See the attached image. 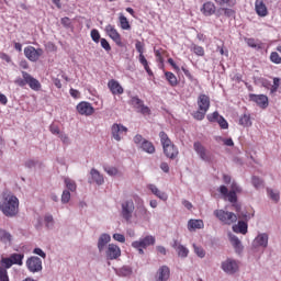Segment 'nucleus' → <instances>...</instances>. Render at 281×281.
I'll return each mask as SVG.
<instances>
[{
	"label": "nucleus",
	"instance_id": "nucleus-1",
	"mask_svg": "<svg viewBox=\"0 0 281 281\" xmlns=\"http://www.w3.org/2000/svg\"><path fill=\"white\" fill-rule=\"evenodd\" d=\"M0 210L4 216L12 218L19 214V198L8 194L0 202Z\"/></svg>",
	"mask_w": 281,
	"mask_h": 281
},
{
	"label": "nucleus",
	"instance_id": "nucleus-2",
	"mask_svg": "<svg viewBox=\"0 0 281 281\" xmlns=\"http://www.w3.org/2000/svg\"><path fill=\"white\" fill-rule=\"evenodd\" d=\"M21 74L22 78L18 77L14 80V85L21 88L27 85L30 89H32V91H41L43 86L41 85V81H38V79L34 78L30 72L24 70Z\"/></svg>",
	"mask_w": 281,
	"mask_h": 281
},
{
	"label": "nucleus",
	"instance_id": "nucleus-3",
	"mask_svg": "<svg viewBox=\"0 0 281 281\" xmlns=\"http://www.w3.org/2000/svg\"><path fill=\"white\" fill-rule=\"evenodd\" d=\"M155 243H156L155 236L147 235L144 238L133 241L132 247L134 249H137L140 256H144V249H148V247L155 245Z\"/></svg>",
	"mask_w": 281,
	"mask_h": 281
},
{
	"label": "nucleus",
	"instance_id": "nucleus-4",
	"mask_svg": "<svg viewBox=\"0 0 281 281\" xmlns=\"http://www.w3.org/2000/svg\"><path fill=\"white\" fill-rule=\"evenodd\" d=\"M214 216L224 225H234L238 221V216L235 213L225 210H215Z\"/></svg>",
	"mask_w": 281,
	"mask_h": 281
},
{
	"label": "nucleus",
	"instance_id": "nucleus-5",
	"mask_svg": "<svg viewBox=\"0 0 281 281\" xmlns=\"http://www.w3.org/2000/svg\"><path fill=\"white\" fill-rule=\"evenodd\" d=\"M23 258L24 256L21 254H12L10 257H2L0 267H3V269L8 271L13 265H23Z\"/></svg>",
	"mask_w": 281,
	"mask_h": 281
},
{
	"label": "nucleus",
	"instance_id": "nucleus-6",
	"mask_svg": "<svg viewBox=\"0 0 281 281\" xmlns=\"http://www.w3.org/2000/svg\"><path fill=\"white\" fill-rule=\"evenodd\" d=\"M134 212L135 203L133 200H126L121 204V216L124 218V221H126V223H131Z\"/></svg>",
	"mask_w": 281,
	"mask_h": 281
},
{
	"label": "nucleus",
	"instance_id": "nucleus-7",
	"mask_svg": "<svg viewBox=\"0 0 281 281\" xmlns=\"http://www.w3.org/2000/svg\"><path fill=\"white\" fill-rule=\"evenodd\" d=\"M134 201L137 204L136 209V217L142 221H150V212L144 205V200L139 198V195H134Z\"/></svg>",
	"mask_w": 281,
	"mask_h": 281
},
{
	"label": "nucleus",
	"instance_id": "nucleus-8",
	"mask_svg": "<svg viewBox=\"0 0 281 281\" xmlns=\"http://www.w3.org/2000/svg\"><path fill=\"white\" fill-rule=\"evenodd\" d=\"M130 104L134 106L138 113H142V115H150L153 113L150 108L144 104V100L139 99L138 97H132Z\"/></svg>",
	"mask_w": 281,
	"mask_h": 281
},
{
	"label": "nucleus",
	"instance_id": "nucleus-9",
	"mask_svg": "<svg viewBox=\"0 0 281 281\" xmlns=\"http://www.w3.org/2000/svg\"><path fill=\"white\" fill-rule=\"evenodd\" d=\"M24 56L31 63H36L38 60V58H41L43 56V49L35 48L34 46H26L24 48Z\"/></svg>",
	"mask_w": 281,
	"mask_h": 281
},
{
	"label": "nucleus",
	"instance_id": "nucleus-10",
	"mask_svg": "<svg viewBox=\"0 0 281 281\" xmlns=\"http://www.w3.org/2000/svg\"><path fill=\"white\" fill-rule=\"evenodd\" d=\"M111 133L115 142H122V138L124 137V135L128 133V128L122 124L114 123L111 127Z\"/></svg>",
	"mask_w": 281,
	"mask_h": 281
},
{
	"label": "nucleus",
	"instance_id": "nucleus-11",
	"mask_svg": "<svg viewBox=\"0 0 281 281\" xmlns=\"http://www.w3.org/2000/svg\"><path fill=\"white\" fill-rule=\"evenodd\" d=\"M105 34L113 40V42L115 43V45H117V47H122V35L120 34V32H117V29H115L112 24H108L105 26Z\"/></svg>",
	"mask_w": 281,
	"mask_h": 281
},
{
	"label": "nucleus",
	"instance_id": "nucleus-12",
	"mask_svg": "<svg viewBox=\"0 0 281 281\" xmlns=\"http://www.w3.org/2000/svg\"><path fill=\"white\" fill-rule=\"evenodd\" d=\"M122 256V249L115 244H109L105 248L106 260H117Z\"/></svg>",
	"mask_w": 281,
	"mask_h": 281
},
{
	"label": "nucleus",
	"instance_id": "nucleus-13",
	"mask_svg": "<svg viewBox=\"0 0 281 281\" xmlns=\"http://www.w3.org/2000/svg\"><path fill=\"white\" fill-rule=\"evenodd\" d=\"M77 113H79V115H85L86 117H89L93 115V113H95V109L93 108V105H91V103L87 101H81L77 104Z\"/></svg>",
	"mask_w": 281,
	"mask_h": 281
},
{
	"label": "nucleus",
	"instance_id": "nucleus-14",
	"mask_svg": "<svg viewBox=\"0 0 281 281\" xmlns=\"http://www.w3.org/2000/svg\"><path fill=\"white\" fill-rule=\"evenodd\" d=\"M26 267L31 273H38V271H43V260L38 257H31L26 261Z\"/></svg>",
	"mask_w": 281,
	"mask_h": 281
},
{
	"label": "nucleus",
	"instance_id": "nucleus-15",
	"mask_svg": "<svg viewBox=\"0 0 281 281\" xmlns=\"http://www.w3.org/2000/svg\"><path fill=\"white\" fill-rule=\"evenodd\" d=\"M206 120H209V122H216L220 125V128H229V123H227V120H225V117L218 114V112L207 114Z\"/></svg>",
	"mask_w": 281,
	"mask_h": 281
},
{
	"label": "nucleus",
	"instance_id": "nucleus-16",
	"mask_svg": "<svg viewBox=\"0 0 281 281\" xmlns=\"http://www.w3.org/2000/svg\"><path fill=\"white\" fill-rule=\"evenodd\" d=\"M250 102H256L260 109H267L269 106V97L265 94H249Z\"/></svg>",
	"mask_w": 281,
	"mask_h": 281
},
{
	"label": "nucleus",
	"instance_id": "nucleus-17",
	"mask_svg": "<svg viewBox=\"0 0 281 281\" xmlns=\"http://www.w3.org/2000/svg\"><path fill=\"white\" fill-rule=\"evenodd\" d=\"M193 149L199 155L202 161H210V154L207 153V149H205V146L201 144V142H195L193 144Z\"/></svg>",
	"mask_w": 281,
	"mask_h": 281
},
{
	"label": "nucleus",
	"instance_id": "nucleus-18",
	"mask_svg": "<svg viewBox=\"0 0 281 281\" xmlns=\"http://www.w3.org/2000/svg\"><path fill=\"white\" fill-rule=\"evenodd\" d=\"M108 88L110 89L112 95H122L124 93V88L120 85V81L111 79L108 81Z\"/></svg>",
	"mask_w": 281,
	"mask_h": 281
},
{
	"label": "nucleus",
	"instance_id": "nucleus-19",
	"mask_svg": "<svg viewBox=\"0 0 281 281\" xmlns=\"http://www.w3.org/2000/svg\"><path fill=\"white\" fill-rule=\"evenodd\" d=\"M200 12L204 16H213V14H216V4L212 1H206L202 4Z\"/></svg>",
	"mask_w": 281,
	"mask_h": 281
},
{
	"label": "nucleus",
	"instance_id": "nucleus-20",
	"mask_svg": "<svg viewBox=\"0 0 281 281\" xmlns=\"http://www.w3.org/2000/svg\"><path fill=\"white\" fill-rule=\"evenodd\" d=\"M222 269L225 273H236L238 271V262L233 259H227L226 261L222 262Z\"/></svg>",
	"mask_w": 281,
	"mask_h": 281
},
{
	"label": "nucleus",
	"instance_id": "nucleus-21",
	"mask_svg": "<svg viewBox=\"0 0 281 281\" xmlns=\"http://www.w3.org/2000/svg\"><path fill=\"white\" fill-rule=\"evenodd\" d=\"M269 245V235L267 233L259 234L252 241V247L267 248Z\"/></svg>",
	"mask_w": 281,
	"mask_h": 281
},
{
	"label": "nucleus",
	"instance_id": "nucleus-22",
	"mask_svg": "<svg viewBox=\"0 0 281 281\" xmlns=\"http://www.w3.org/2000/svg\"><path fill=\"white\" fill-rule=\"evenodd\" d=\"M162 149L166 157H168L169 159H177V157H179V148H177L176 145L172 143L166 145L165 147H162Z\"/></svg>",
	"mask_w": 281,
	"mask_h": 281
},
{
	"label": "nucleus",
	"instance_id": "nucleus-23",
	"mask_svg": "<svg viewBox=\"0 0 281 281\" xmlns=\"http://www.w3.org/2000/svg\"><path fill=\"white\" fill-rule=\"evenodd\" d=\"M255 11L258 14V16H267L269 14V10L267 9L265 0L255 1Z\"/></svg>",
	"mask_w": 281,
	"mask_h": 281
},
{
	"label": "nucleus",
	"instance_id": "nucleus-24",
	"mask_svg": "<svg viewBox=\"0 0 281 281\" xmlns=\"http://www.w3.org/2000/svg\"><path fill=\"white\" fill-rule=\"evenodd\" d=\"M111 243V235L109 234H101V236L98 239V250L99 254H102V251H104V249H106V245H109Z\"/></svg>",
	"mask_w": 281,
	"mask_h": 281
},
{
	"label": "nucleus",
	"instance_id": "nucleus-25",
	"mask_svg": "<svg viewBox=\"0 0 281 281\" xmlns=\"http://www.w3.org/2000/svg\"><path fill=\"white\" fill-rule=\"evenodd\" d=\"M198 109L200 111H210V97L206 94H200L198 97Z\"/></svg>",
	"mask_w": 281,
	"mask_h": 281
},
{
	"label": "nucleus",
	"instance_id": "nucleus-26",
	"mask_svg": "<svg viewBox=\"0 0 281 281\" xmlns=\"http://www.w3.org/2000/svg\"><path fill=\"white\" fill-rule=\"evenodd\" d=\"M170 278V268L168 266H161L156 274L155 281H167Z\"/></svg>",
	"mask_w": 281,
	"mask_h": 281
},
{
	"label": "nucleus",
	"instance_id": "nucleus-27",
	"mask_svg": "<svg viewBox=\"0 0 281 281\" xmlns=\"http://www.w3.org/2000/svg\"><path fill=\"white\" fill-rule=\"evenodd\" d=\"M203 227H205L203 220H189L188 222L189 232H196V229H203Z\"/></svg>",
	"mask_w": 281,
	"mask_h": 281
},
{
	"label": "nucleus",
	"instance_id": "nucleus-28",
	"mask_svg": "<svg viewBox=\"0 0 281 281\" xmlns=\"http://www.w3.org/2000/svg\"><path fill=\"white\" fill-rule=\"evenodd\" d=\"M90 175H91L92 181H94L97 186H102L104 183V176H102L100 171H98V169L92 168L90 171Z\"/></svg>",
	"mask_w": 281,
	"mask_h": 281
},
{
	"label": "nucleus",
	"instance_id": "nucleus-29",
	"mask_svg": "<svg viewBox=\"0 0 281 281\" xmlns=\"http://www.w3.org/2000/svg\"><path fill=\"white\" fill-rule=\"evenodd\" d=\"M142 150L144 153H148V155H153L155 153V145L150 140L144 139L140 145Z\"/></svg>",
	"mask_w": 281,
	"mask_h": 281
},
{
	"label": "nucleus",
	"instance_id": "nucleus-30",
	"mask_svg": "<svg viewBox=\"0 0 281 281\" xmlns=\"http://www.w3.org/2000/svg\"><path fill=\"white\" fill-rule=\"evenodd\" d=\"M270 60L274 65H281V46H277V52L270 53Z\"/></svg>",
	"mask_w": 281,
	"mask_h": 281
},
{
	"label": "nucleus",
	"instance_id": "nucleus-31",
	"mask_svg": "<svg viewBox=\"0 0 281 281\" xmlns=\"http://www.w3.org/2000/svg\"><path fill=\"white\" fill-rule=\"evenodd\" d=\"M165 78L167 82H169L170 87H177V85H179V80L177 79V76L173 72L166 71Z\"/></svg>",
	"mask_w": 281,
	"mask_h": 281
},
{
	"label": "nucleus",
	"instance_id": "nucleus-32",
	"mask_svg": "<svg viewBox=\"0 0 281 281\" xmlns=\"http://www.w3.org/2000/svg\"><path fill=\"white\" fill-rule=\"evenodd\" d=\"M236 234H247V223L239 221L237 225L233 226Z\"/></svg>",
	"mask_w": 281,
	"mask_h": 281
},
{
	"label": "nucleus",
	"instance_id": "nucleus-33",
	"mask_svg": "<svg viewBox=\"0 0 281 281\" xmlns=\"http://www.w3.org/2000/svg\"><path fill=\"white\" fill-rule=\"evenodd\" d=\"M214 2L221 8H235L237 1L236 0H214Z\"/></svg>",
	"mask_w": 281,
	"mask_h": 281
},
{
	"label": "nucleus",
	"instance_id": "nucleus-34",
	"mask_svg": "<svg viewBox=\"0 0 281 281\" xmlns=\"http://www.w3.org/2000/svg\"><path fill=\"white\" fill-rule=\"evenodd\" d=\"M0 240L4 244L12 243V235L8 231L0 228Z\"/></svg>",
	"mask_w": 281,
	"mask_h": 281
},
{
	"label": "nucleus",
	"instance_id": "nucleus-35",
	"mask_svg": "<svg viewBox=\"0 0 281 281\" xmlns=\"http://www.w3.org/2000/svg\"><path fill=\"white\" fill-rule=\"evenodd\" d=\"M159 138L162 148L172 144V140L170 139V137H168V134H166V132H160Z\"/></svg>",
	"mask_w": 281,
	"mask_h": 281
},
{
	"label": "nucleus",
	"instance_id": "nucleus-36",
	"mask_svg": "<svg viewBox=\"0 0 281 281\" xmlns=\"http://www.w3.org/2000/svg\"><path fill=\"white\" fill-rule=\"evenodd\" d=\"M246 44L252 49H262V43H258V41L252 37L246 38Z\"/></svg>",
	"mask_w": 281,
	"mask_h": 281
},
{
	"label": "nucleus",
	"instance_id": "nucleus-37",
	"mask_svg": "<svg viewBox=\"0 0 281 281\" xmlns=\"http://www.w3.org/2000/svg\"><path fill=\"white\" fill-rule=\"evenodd\" d=\"M121 30H131V23L128 22V19L124 16V14H120L119 16Z\"/></svg>",
	"mask_w": 281,
	"mask_h": 281
},
{
	"label": "nucleus",
	"instance_id": "nucleus-38",
	"mask_svg": "<svg viewBox=\"0 0 281 281\" xmlns=\"http://www.w3.org/2000/svg\"><path fill=\"white\" fill-rule=\"evenodd\" d=\"M220 12H223L224 16H227L228 19L232 16H236V10L232 9V7H228V8L221 7Z\"/></svg>",
	"mask_w": 281,
	"mask_h": 281
},
{
	"label": "nucleus",
	"instance_id": "nucleus-39",
	"mask_svg": "<svg viewBox=\"0 0 281 281\" xmlns=\"http://www.w3.org/2000/svg\"><path fill=\"white\" fill-rule=\"evenodd\" d=\"M191 52H193L195 56H205V49L203 46H199L196 44L191 45Z\"/></svg>",
	"mask_w": 281,
	"mask_h": 281
},
{
	"label": "nucleus",
	"instance_id": "nucleus-40",
	"mask_svg": "<svg viewBox=\"0 0 281 281\" xmlns=\"http://www.w3.org/2000/svg\"><path fill=\"white\" fill-rule=\"evenodd\" d=\"M140 65H143L145 71L148 74V76H153V70L150 69V66L148 65V60L146 59L145 56H140L138 59Z\"/></svg>",
	"mask_w": 281,
	"mask_h": 281
},
{
	"label": "nucleus",
	"instance_id": "nucleus-41",
	"mask_svg": "<svg viewBox=\"0 0 281 281\" xmlns=\"http://www.w3.org/2000/svg\"><path fill=\"white\" fill-rule=\"evenodd\" d=\"M64 181L67 190H69L70 192H76L77 190L76 181L71 180L70 178H65Z\"/></svg>",
	"mask_w": 281,
	"mask_h": 281
},
{
	"label": "nucleus",
	"instance_id": "nucleus-42",
	"mask_svg": "<svg viewBox=\"0 0 281 281\" xmlns=\"http://www.w3.org/2000/svg\"><path fill=\"white\" fill-rule=\"evenodd\" d=\"M177 251H178V256H180V258H188V255L190 254V250H188V248H186V246H183V245H179L177 247Z\"/></svg>",
	"mask_w": 281,
	"mask_h": 281
},
{
	"label": "nucleus",
	"instance_id": "nucleus-43",
	"mask_svg": "<svg viewBox=\"0 0 281 281\" xmlns=\"http://www.w3.org/2000/svg\"><path fill=\"white\" fill-rule=\"evenodd\" d=\"M206 113H207V111L198 109V111H195L193 113V117H194V120H198L199 122H201L202 120H205Z\"/></svg>",
	"mask_w": 281,
	"mask_h": 281
},
{
	"label": "nucleus",
	"instance_id": "nucleus-44",
	"mask_svg": "<svg viewBox=\"0 0 281 281\" xmlns=\"http://www.w3.org/2000/svg\"><path fill=\"white\" fill-rule=\"evenodd\" d=\"M280 82H281L280 78H278V77L273 78V85L270 88V93H277L278 92V89H280Z\"/></svg>",
	"mask_w": 281,
	"mask_h": 281
},
{
	"label": "nucleus",
	"instance_id": "nucleus-45",
	"mask_svg": "<svg viewBox=\"0 0 281 281\" xmlns=\"http://www.w3.org/2000/svg\"><path fill=\"white\" fill-rule=\"evenodd\" d=\"M166 50H164V49H155L154 50V54H155V56H156V58H157V63H160V65H164V53H165Z\"/></svg>",
	"mask_w": 281,
	"mask_h": 281
},
{
	"label": "nucleus",
	"instance_id": "nucleus-46",
	"mask_svg": "<svg viewBox=\"0 0 281 281\" xmlns=\"http://www.w3.org/2000/svg\"><path fill=\"white\" fill-rule=\"evenodd\" d=\"M239 124H241V126H251V117H249L247 114H244L239 120Z\"/></svg>",
	"mask_w": 281,
	"mask_h": 281
},
{
	"label": "nucleus",
	"instance_id": "nucleus-47",
	"mask_svg": "<svg viewBox=\"0 0 281 281\" xmlns=\"http://www.w3.org/2000/svg\"><path fill=\"white\" fill-rule=\"evenodd\" d=\"M90 36L92 38V41L94 43H100V41L102 40L100 37V31H98L97 29H93L91 32H90Z\"/></svg>",
	"mask_w": 281,
	"mask_h": 281
},
{
	"label": "nucleus",
	"instance_id": "nucleus-48",
	"mask_svg": "<svg viewBox=\"0 0 281 281\" xmlns=\"http://www.w3.org/2000/svg\"><path fill=\"white\" fill-rule=\"evenodd\" d=\"M252 186L258 190L265 186V182L259 177L254 176L252 177Z\"/></svg>",
	"mask_w": 281,
	"mask_h": 281
},
{
	"label": "nucleus",
	"instance_id": "nucleus-49",
	"mask_svg": "<svg viewBox=\"0 0 281 281\" xmlns=\"http://www.w3.org/2000/svg\"><path fill=\"white\" fill-rule=\"evenodd\" d=\"M193 248H194V254H196L199 258H205V250L202 247H199L196 246V244H193Z\"/></svg>",
	"mask_w": 281,
	"mask_h": 281
},
{
	"label": "nucleus",
	"instance_id": "nucleus-50",
	"mask_svg": "<svg viewBox=\"0 0 281 281\" xmlns=\"http://www.w3.org/2000/svg\"><path fill=\"white\" fill-rule=\"evenodd\" d=\"M99 43H101L102 49H104L108 53L111 52V44L106 38L102 37Z\"/></svg>",
	"mask_w": 281,
	"mask_h": 281
},
{
	"label": "nucleus",
	"instance_id": "nucleus-51",
	"mask_svg": "<svg viewBox=\"0 0 281 281\" xmlns=\"http://www.w3.org/2000/svg\"><path fill=\"white\" fill-rule=\"evenodd\" d=\"M135 48L139 54L138 59L142 58V56H144V43L136 41Z\"/></svg>",
	"mask_w": 281,
	"mask_h": 281
},
{
	"label": "nucleus",
	"instance_id": "nucleus-52",
	"mask_svg": "<svg viewBox=\"0 0 281 281\" xmlns=\"http://www.w3.org/2000/svg\"><path fill=\"white\" fill-rule=\"evenodd\" d=\"M236 191H229L226 195V199H228L229 203H237L238 196L236 195Z\"/></svg>",
	"mask_w": 281,
	"mask_h": 281
},
{
	"label": "nucleus",
	"instance_id": "nucleus-53",
	"mask_svg": "<svg viewBox=\"0 0 281 281\" xmlns=\"http://www.w3.org/2000/svg\"><path fill=\"white\" fill-rule=\"evenodd\" d=\"M0 281H10V277L8 276V270L5 268L0 267Z\"/></svg>",
	"mask_w": 281,
	"mask_h": 281
},
{
	"label": "nucleus",
	"instance_id": "nucleus-54",
	"mask_svg": "<svg viewBox=\"0 0 281 281\" xmlns=\"http://www.w3.org/2000/svg\"><path fill=\"white\" fill-rule=\"evenodd\" d=\"M71 201V193L67 190H64L61 194V203H69Z\"/></svg>",
	"mask_w": 281,
	"mask_h": 281
},
{
	"label": "nucleus",
	"instance_id": "nucleus-55",
	"mask_svg": "<svg viewBox=\"0 0 281 281\" xmlns=\"http://www.w3.org/2000/svg\"><path fill=\"white\" fill-rule=\"evenodd\" d=\"M268 194H269L270 199H272V201H276V203H278V201H280L279 192H273L272 189H268Z\"/></svg>",
	"mask_w": 281,
	"mask_h": 281
},
{
	"label": "nucleus",
	"instance_id": "nucleus-56",
	"mask_svg": "<svg viewBox=\"0 0 281 281\" xmlns=\"http://www.w3.org/2000/svg\"><path fill=\"white\" fill-rule=\"evenodd\" d=\"M231 243L235 249H240V239L236 236H231Z\"/></svg>",
	"mask_w": 281,
	"mask_h": 281
},
{
	"label": "nucleus",
	"instance_id": "nucleus-57",
	"mask_svg": "<svg viewBox=\"0 0 281 281\" xmlns=\"http://www.w3.org/2000/svg\"><path fill=\"white\" fill-rule=\"evenodd\" d=\"M104 170L110 177H115L117 175V168L115 167H105Z\"/></svg>",
	"mask_w": 281,
	"mask_h": 281
},
{
	"label": "nucleus",
	"instance_id": "nucleus-58",
	"mask_svg": "<svg viewBox=\"0 0 281 281\" xmlns=\"http://www.w3.org/2000/svg\"><path fill=\"white\" fill-rule=\"evenodd\" d=\"M113 238L117 241V243H126V237L123 234L120 233H115L113 235Z\"/></svg>",
	"mask_w": 281,
	"mask_h": 281
},
{
	"label": "nucleus",
	"instance_id": "nucleus-59",
	"mask_svg": "<svg viewBox=\"0 0 281 281\" xmlns=\"http://www.w3.org/2000/svg\"><path fill=\"white\" fill-rule=\"evenodd\" d=\"M155 196H157L158 199H160V201H168V194H166L165 192L160 191L158 189V191L155 193Z\"/></svg>",
	"mask_w": 281,
	"mask_h": 281
},
{
	"label": "nucleus",
	"instance_id": "nucleus-60",
	"mask_svg": "<svg viewBox=\"0 0 281 281\" xmlns=\"http://www.w3.org/2000/svg\"><path fill=\"white\" fill-rule=\"evenodd\" d=\"M49 131L53 135H60V127H58L56 124H52L49 126Z\"/></svg>",
	"mask_w": 281,
	"mask_h": 281
},
{
	"label": "nucleus",
	"instance_id": "nucleus-61",
	"mask_svg": "<svg viewBox=\"0 0 281 281\" xmlns=\"http://www.w3.org/2000/svg\"><path fill=\"white\" fill-rule=\"evenodd\" d=\"M69 93L71 95V98H74L75 100L80 99V91L74 88H70Z\"/></svg>",
	"mask_w": 281,
	"mask_h": 281
},
{
	"label": "nucleus",
	"instance_id": "nucleus-62",
	"mask_svg": "<svg viewBox=\"0 0 281 281\" xmlns=\"http://www.w3.org/2000/svg\"><path fill=\"white\" fill-rule=\"evenodd\" d=\"M218 192L222 194L224 199H227V194L229 193V190L225 186H221L218 189Z\"/></svg>",
	"mask_w": 281,
	"mask_h": 281
},
{
	"label": "nucleus",
	"instance_id": "nucleus-63",
	"mask_svg": "<svg viewBox=\"0 0 281 281\" xmlns=\"http://www.w3.org/2000/svg\"><path fill=\"white\" fill-rule=\"evenodd\" d=\"M44 221L48 227H49V225H54V216H52V215H46Z\"/></svg>",
	"mask_w": 281,
	"mask_h": 281
},
{
	"label": "nucleus",
	"instance_id": "nucleus-64",
	"mask_svg": "<svg viewBox=\"0 0 281 281\" xmlns=\"http://www.w3.org/2000/svg\"><path fill=\"white\" fill-rule=\"evenodd\" d=\"M222 142L224 146H234V140L232 138H223Z\"/></svg>",
	"mask_w": 281,
	"mask_h": 281
}]
</instances>
